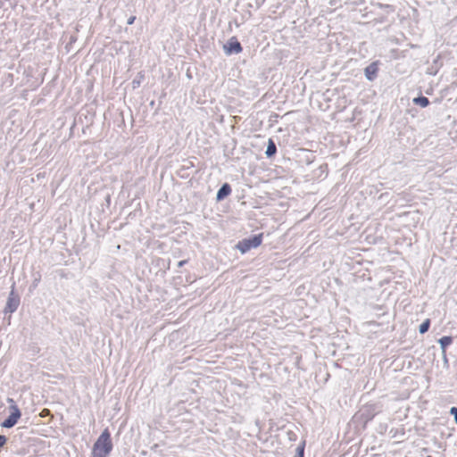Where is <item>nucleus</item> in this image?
I'll return each instance as SVG.
<instances>
[{
	"label": "nucleus",
	"mask_w": 457,
	"mask_h": 457,
	"mask_svg": "<svg viewBox=\"0 0 457 457\" xmlns=\"http://www.w3.org/2000/svg\"><path fill=\"white\" fill-rule=\"evenodd\" d=\"M429 327H430V320H429V319H427L426 320H424V321L420 325L419 332H420V334H425L426 332H428V331Z\"/></svg>",
	"instance_id": "obj_11"
},
{
	"label": "nucleus",
	"mask_w": 457,
	"mask_h": 457,
	"mask_svg": "<svg viewBox=\"0 0 457 457\" xmlns=\"http://www.w3.org/2000/svg\"><path fill=\"white\" fill-rule=\"evenodd\" d=\"M427 457H432V456H427Z\"/></svg>",
	"instance_id": "obj_20"
},
{
	"label": "nucleus",
	"mask_w": 457,
	"mask_h": 457,
	"mask_svg": "<svg viewBox=\"0 0 457 457\" xmlns=\"http://www.w3.org/2000/svg\"><path fill=\"white\" fill-rule=\"evenodd\" d=\"M262 234H258L240 241L237 244V247L242 253H245L251 250L252 248L258 247L262 244Z\"/></svg>",
	"instance_id": "obj_3"
},
{
	"label": "nucleus",
	"mask_w": 457,
	"mask_h": 457,
	"mask_svg": "<svg viewBox=\"0 0 457 457\" xmlns=\"http://www.w3.org/2000/svg\"><path fill=\"white\" fill-rule=\"evenodd\" d=\"M304 446L305 443L303 442L300 445L296 448V453L294 457H304Z\"/></svg>",
	"instance_id": "obj_12"
},
{
	"label": "nucleus",
	"mask_w": 457,
	"mask_h": 457,
	"mask_svg": "<svg viewBox=\"0 0 457 457\" xmlns=\"http://www.w3.org/2000/svg\"><path fill=\"white\" fill-rule=\"evenodd\" d=\"M7 442L5 436L0 435V448L3 447Z\"/></svg>",
	"instance_id": "obj_14"
},
{
	"label": "nucleus",
	"mask_w": 457,
	"mask_h": 457,
	"mask_svg": "<svg viewBox=\"0 0 457 457\" xmlns=\"http://www.w3.org/2000/svg\"><path fill=\"white\" fill-rule=\"evenodd\" d=\"M277 152V146L272 139H269L265 154L267 157H272Z\"/></svg>",
	"instance_id": "obj_8"
},
{
	"label": "nucleus",
	"mask_w": 457,
	"mask_h": 457,
	"mask_svg": "<svg viewBox=\"0 0 457 457\" xmlns=\"http://www.w3.org/2000/svg\"><path fill=\"white\" fill-rule=\"evenodd\" d=\"M132 84H133V87H136V86L139 85V81H137L136 79H134Z\"/></svg>",
	"instance_id": "obj_18"
},
{
	"label": "nucleus",
	"mask_w": 457,
	"mask_h": 457,
	"mask_svg": "<svg viewBox=\"0 0 457 457\" xmlns=\"http://www.w3.org/2000/svg\"><path fill=\"white\" fill-rule=\"evenodd\" d=\"M223 48L227 54H239L243 50L240 42L235 37H232Z\"/></svg>",
	"instance_id": "obj_4"
},
{
	"label": "nucleus",
	"mask_w": 457,
	"mask_h": 457,
	"mask_svg": "<svg viewBox=\"0 0 457 457\" xmlns=\"http://www.w3.org/2000/svg\"><path fill=\"white\" fill-rule=\"evenodd\" d=\"M7 402L12 403L9 407L10 414L9 416L2 422L1 426L5 428H11L17 423L18 420L21 416V412L18 406L14 403V401L12 398H8Z\"/></svg>",
	"instance_id": "obj_2"
},
{
	"label": "nucleus",
	"mask_w": 457,
	"mask_h": 457,
	"mask_svg": "<svg viewBox=\"0 0 457 457\" xmlns=\"http://www.w3.org/2000/svg\"><path fill=\"white\" fill-rule=\"evenodd\" d=\"M186 262H187V261H180V262H179V267L183 266V265H184V263H186Z\"/></svg>",
	"instance_id": "obj_19"
},
{
	"label": "nucleus",
	"mask_w": 457,
	"mask_h": 457,
	"mask_svg": "<svg viewBox=\"0 0 457 457\" xmlns=\"http://www.w3.org/2000/svg\"><path fill=\"white\" fill-rule=\"evenodd\" d=\"M13 295H14V292H13V290H12L8 296L7 302H6L4 312L12 313L18 309L19 304H20V300H19V298H15L13 296Z\"/></svg>",
	"instance_id": "obj_5"
},
{
	"label": "nucleus",
	"mask_w": 457,
	"mask_h": 457,
	"mask_svg": "<svg viewBox=\"0 0 457 457\" xmlns=\"http://www.w3.org/2000/svg\"><path fill=\"white\" fill-rule=\"evenodd\" d=\"M38 282H39V278L35 279V280L33 281V283H32V287H37V286Z\"/></svg>",
	"instance_id": "obj_17"
},
{
	"label": "nucleus",
	"mask_w": 457,
	"mask_h": 457,
	"mask_svg": "<svg viewBox=\"0 0 457 457\" xmlns=\"http://www.w3.org/2000/svg\"><path fill=\"white\" fill-rule=\"evenodd\" d=\"M231 193V187L228 183H224L217 192L216 200L222 201Z\"/></svg>",
	"instance_id": "obj_7"
},
{
	"label": "nucleus",
	"mask_w": 457,
	"mask_h": 457,
	"mask_svg": "<svg viewBox=\"0 0 457 457\" xmlns=\"http://www.w3.org/2000/svg\"><path fill=\"white\" fill-rule=\"evenodd\" d=\"M50 415V411L48 409H43L40 412V417L44 418Z\"/></svg>",
	"instance_id": "obj_15"
},
{
	"label": "nucleus",
	"mask_w": 457,
	"mask_h": 457,
	"mask_svg": "<svg viewBox=\"0 0 457 457\" xmlns=\"http://www.w3.org/2000/svg\"><path fill=\"white\" fill-rule=\"evenodd\" d=\"M450 414L453 415L454 421L457 424V407H452L450 409Z\"/></svg>",
	"instance_id": "obj_13"
},
{
	"label": "nucleus",
	"mask_w": 457,
	"mask_h": 457,
	"mask_svg": "<svg viewBox=\"0 0 457 457\" xmlns=\"http://www.w3.org/2000/svg\"><path fill=\"white\" fill-rule=\"evenodd\" d=\"M413 103L421 107H427L429 104V100L428 97L420 96L413 99Z\"/></svg>",
	"instance_id": "obj_10"
},
{
	"label": "nucleus",
	"mask_w": 457,
	"mask_h": 457,
	"mask_svg": "<svg viewBox=\"0 0 457 457\" xmlns=\"http://www.w3.org/2000/svg\"><path fill=\"white\" fill-rule=\"evenodd\" d=\"M112 450L111 434L105 428L95 442L91 457H107Z\"/></svg>",
	"instance_id": "obj_1"
},
{
	"label": "nucleus",
	"mask_w": 457,
	"mask_h": 457,
	"mask_svg": "<svg viewBox=\"0 0 457 457\" xmlns=\"http://www.w3.org/2000/svg\"><path fill=\"white\" fill-rule=\"evenodd\" d=\"M135 20H136V16H131V17H129V18L128 19L127 24H129V25L133 24V23H134V21H135Z\"/></svg>",
	"instance_id": "obj_16"
},
{
	"label": "nucleus",
	"mask_w": 457,
	"mask_h": 457,
	"mask_svg": "<svg viewBox=\"0 0 457 457\" xmlns=\"http://www.w3.org/2000/svg\"><path fill=\"white\" fill-rule=\"evenodd\" d=\"M453 342L452 337H443L438 340L440 346L443 350V353H445V348L450 345Z\"/></svg>",
	"instance_id": "obj_9"
},
{
	"label": "nucleus",
	"mask_w": 457,
	"mask_h": 457,
	"mask_svg": "<svg viewBox=\"0 0 457 457\" xmlns=\"http://www.w3.org/2000/svg\"><path fill=\"white\" fill-rule=\"evenodd\" d=\"M378 62H373L364 69V75L368 80L373 81L378 76Z\"/></svg>",
	"instance_id": "obj_6"
}]
</instances>
